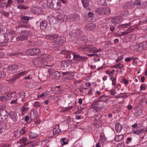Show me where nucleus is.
<instances>
[{"label":"nucleus","instance_id":"f257e3e1","mask_svg":"<svg viewBox=\"0 0 147 147\" xmlns=\"http://www.w3.org/2000/svg\"><path fill=\"white\" fill-rule=\"evenodd\" d=\"M29 33L27 30L22 31L20 32V35L16 38L17 41H23L27 40Z\"/></svg>","mask_w":147,"mask_h":147},{"label":"nucleus","instance_id":"f03ea898","mask_svg":"<svg viewBox=\"0 0 147 147\" xmlns=\"http://www.w3.org/2000/svg\"><path fill=\"white\" fill-rule=\"evenodd\" d=\"M50 57V56L49 55H46L45 54V56L39 58L38 59V65L44 64L46 62L50 61V60L49 59Z\"/></svg>","mask_w":147,"mask_h":147},{"label":"nucleus","instance_id":"7ed1b4c3","mask_svg":"<svg viewBox=\"0 0 147 147\" xmlns=\"http://www.w3.org/2000/svg\"><path fill=\"white\" fill-rule=\"evenodd\" d=\"M11 100V101L10 103L11 104H17L20 105L23 102L22 98L21 97L18 96L17 94Z\"/></svg>","mask_w":147,"mask_h":147},{"label":"nucleus","instance_id":"20e7f679","mask_svg":"<svg viewBox=\"0 0 147 147\" xmlns=\"http://www.w3.org/2000/svg\"><path fill=\"white\" fill-rule=\"evenodd\" d=\"M125 16V15L123 14H122L120 16L113 18H112L111 22L115 24H119L120 23L122 22V21L123 19L124 18Z\"/></svg>","mask_w":147,"mask_h":147},{"label":"nucleus","instance_id":"39448f33","mask_svg":"<svg viewBox=\"0 0 147 147\" xmlns=\"http://www.w3.org/2000/svg\"><path fill=\"white\" fill-rule=\"evenodd\" d=\"M57 37H55L53 41V43L56 45L60 44L64 42L65 41V38L63 36H58V35L56 34Z\"/></svg>","mask_w":147,"mask_h":147},{"label":"nucleus","instance_id":"423d86ee","mask_svg":"<svg viewBox=\"0 0 147 147\" xmlns=\"http://www.w3.org/2000/svg\"><path fill=\"white\" fill-rule=\"evenodd\" d=\"M61 53L64 55V57L66 59H71L73 58V57H74L76 53L71 52H69L65 50H62Z\"/></svg>","mask_w":147,"mask_h":147},{"label":"nucleus","instance_id":"0eeeda50","mask_svg":"<svg viewBox=\"0 0 147 147\" xmlns=\"http://www.w3.org/2000/svg\"><path fill=\"white\" fill-rule=\"evenodd\" d=\"M86 49H88V50L91 52L96 53L102 50L101 49H96V48L94 47H92L90 45H86V47H82V49L84 50Z\"/></svg>","mask_w":147,"mask_h":147},{"label":"nucleus","instance_id":"6e6552de","mask_svg":"<svg viewBox=\"0 0 147 147\" xmlns=\"http://www.w3.org/2000/svg\"><path fill=\"white\" fill-rule=\"evenodd\" d=\"M72 58L75 61H78L79 62L80 61H82V62L86 61L88 59L87 57L81 56L76 53H75V55H74V57Z\"/></svg>","mask_w":147,"mask_h":147},{"label":"nucleus","instance_id":"1a4fd4ad","mask_svg":"<svg viewBox=\"0 0 147 147\" xmlns=\"http://www.w3.org/2000/svg\"><path fill=\"white\" fill-rule=\"evenodd\" d=\"M0 121H3L7 118L8 112L5 110L0 111Z\"/></svg>","mask_w":147,"mask_h":147},{"label":"nucleus","instance_id":"9d476101","mask_svg":"<svg viewBox=\"0 0 147 147\" xmlns=\"http://www.w3.org/2000/svg\"><path fill=\"white\" fill-rule=\"evenodd\" d=\"M147 48V41H145L140 43L137 49L138 51H141L144 49Z\"/></svg>","mask_w":147,"mask_h":147},{"label":"nucleus","instance_id":"9b49d317","mask_svg":"<svg viewBox=\"0 0 147 147\" xmlns=\"http://www.w3.org/2000/svg\"><path fill=\"white\" fill-rule=\"evenodd\" d=\"M137 26H131L126 30V31L122 32L121 34H120L119 36H122L128 34L129 32H131L134 31V30L135 29Z\"/></svg>","mask_w":147,"mask_h":147},{"label":"nucleus","instance_id":"f8f14e48","mask_svg":"<svg viewBox=\"0 0 147 147\" xmlns=\"http://www.w3.org/2000/svg\"><path fill=\"white\" fill-rule=\"evenodd\" d=\"M57 18L62 22H65L67 20V16L64 14H59L57 16Z\"/></svg>","mask_w":147,"mask_h":147},{"label":"nucleus","instance_id":"ddd939ff","mask_svg":"<svg viewBox=\"0 0 147 147\" xmlns=\"http://www.w3.org/2000/svg\"><path fill=\"white\" fill-rule=\"evenodd\" d=\"M71 63V60H63L61 62V65L63 67H67L70 66Z\"/></svg>","mask_w":147,"mask_h":147},{"label":"nucleus","instance_id":"4468645a","mask_svg":"<svg viewBox=\"0 0 147 147\" xmlns=\"http://www.w3.org/2000/svg\"><path fill=\"white\" fill-rule=\"evenodd\" d=\"M10 117L14 122H16L18 119V117L16 113L14 112L10 113L9 114Z\"/></svg>","mask_w":147,"mask_h":147},{"label":"nucleus","instance_id":"2eb2a0df","mask_svg":"<svg viewBox=\"0 0 147 147\" xmlns=\"http://www.w3.org/2000/svg\"><path fill=\"white\" fill-rule=\"evenodd\" d=\"M60 86H57L55 88H52L51 91L53 92V93L55 94H59L61 92V90L60 88Z\"/></svg>","mask_w":147,"mask_h":147},{"label":"nucleus","instance_id":"dca6fc26","mask_svg":"<svg viewBox=\"0 0 147 147\" xmlns=\"http://www.w3.org/2000/svg\"><path fill=\"white\" fill-rule=\"evenodd\" d=\"M17 94L15 91H13L8 93L7 94L8 100H10L14 97Z\"/></svg>","mask_w":147,"mask_h":147},{"label":"nucleus","instance_id":"f3484780","mask_svg":"<svg viewBox=\"0 0 147 147\" xmlns=\"http://www.w3.org/2000/svg\"><path fill=\"white\" fill-rule=\"evenodd\" d=\"M61 131L60 129H59V124H57L53 128V135H55L58 134Z\"/></svg>","mask_w":147,"mask_h":147},{"label":"nucleus","instance_id":"a211bd4d","mask_svg":"<svg viewBox=\"0 0 147 147\" xmlns=\"http://www.w3.org/2000/svg\"><path fill=\"white\" fill-rule=\"evenodd\" d=\"M40 29L42 30H45L46 28L47 25V21H42L40 24Z\"/></svg>","mask_w":147,"mask_h":147},{"label":"nucleus","instance_id":"6ab92c4d","mask_svg":"<svg viewBox=\"0 0 147 147\" xmlns=\"http://www.w3.org/2000/svg\"><path fill=\"white\" fill-rule=\"evenodd\" d=\"M103 7H99L96 9L95 10V12L98 14L104 15V12H103Z\"/></svg>","mask_w":147,"mask_h":147},{"label":"nucleus","instance_id":"aec40b11","mask_svg":"<svg viewBox=\"0 0 147 147\" xmlns=\"http://www.w3.org/2000/svg\"><path fill=\"white\" fill-rule=\"evenodd\" d=\"M31 50L32 55H37L40 52V50L38 48H32Z\"/></svg>","mask_w":147,"mask_h":147},{"label":"nucleus","instance_id":"412c9836","mask_svg":"<svg viewBox=\"0 0 147 147\" xmlns=\"http://www.w3.org/2000/svg\"><path fill=\"white\" fill-rule=\"evenodd\" d=\"M82 2L84 7L86 9H89V0H82Z\"/></svg>","mask_w":147,"mask_h":147},{"label":"nucleus","instance_id":"4be33fe9","mask_svg":"<svg viewBox=\"0 0 147 147\" xmlns=\"http://www.w3.org/2000/svg\"><path fill=\"white\" fill-rule=\"evenodd\" d=\"M115 128L116 132L119 133L122 128V125L119 123L116 124Z\"/></svg>","mask_w":147,"mask_h":147},{"label":"nucleus","instance_id":"5701e85b","mask_svg":"<svg viewBox=\"0 0 147 147\" xmlns=\"http://www.w3.org/2000/svg\"><path fill=\"white\" fill-rule=\"evenodd\" d=\"M103 12H104V15H109L111 13V10L110 9L107 7H103Z\"/></svg>","mask_w":147,"mask_h":147},{"label":"nucleus","instance_id":"b1692460","mask_svg":"<svg viewBox=\"0 0 147 147\" xmlns=\"http://www.w3.org/2000/svg\"><path fill=\"white\" fill-rule=\"evenodd\" d=\"M95 27L94 25L91 23L87 24L86 26V29L87 30H91L93 29Z\"/></svg>","mask_w":147,"mask_h":147},{"label":"nucleus","instance_id":"393cba45","mask_svg":"<svg viewBox=\"0 0 147 147\" xmlns=\"http://www.w3.org/2000/svg\"><path fill=\"white\" fill-rule=\"evenodd\" d=\"M19 65L18 64H15L10 66L8 68V69L9 71H13L15 69H16L19 68Z\"/></svg>","mask_w":147,"mask_h":147},{"label":"nucleus","instance_id":"a878e982","mask_svg":"<svg viewBox=\"0 0 147 147\" xmlns=\"http://www.w3.org/2000/svg\"><path fill=\"white\" fill-rule=\"evenodd\" d=\"M69 75L65 77L64 78H63V80L65 81L66 80V79H72L74 78V75L71 74V73L69 72Z\"/></svg>","mask_w":147,"mask_h":147},{"label":"nucleus","instance_id":"bb28decb","mask_svg":"<svg viewBox=\"0 0 147 147\" xmlns=\"http://www.w3.org/2000/svg\"><path fill=\"white\" fill-rule=\"evenodd\" d=\"M56 34H53V35L48 34L45 36V38H46L49 40H54L55 39V37H57L56 36H55Z\"/></svg>","mask_w":147,"mask_h":147},{"label":"nucleus","instance_id":"cd10ccee","mask_svg":"<svg viewBox=\"0 0 147 147\" xmlns=\"http://www.w3.org/2000/svg\"><path fill=\"white\" fill-rule=\"evenodd\" d=\"M60 74L58 71L53 72L52 75V77L53 78L55 79L59 77Z\"/></svg>","mask_w":147,"mask_h":147},{"label":"nucleus","instance_id":"c85d7f7f","mask_svg":"<svg viewBox=\"0 0 147 147\" xmlns=\"http://www.w3.org/2000/svg\"><path fill=\"white\" fill-rule=\"evenodd\" d=\"M29 109V107H24L22 106L21 107V109L22 114L24 115L25 113H26Z\"/></svg>","mask_w":147,"mask_h":147},{"label":"nucleus","instance_id":"c756f323","mask_svg":"<svg viewBox=\"0 0 147 147\" xmlns=\"http://www.w3.org/2000/svg\"><path fill=\"white\" fill-rule=\"evenodd\" d=\"M37 136V134L34 132H30L29 135V138L30 139L35 138Z\"/></svg>","mask_w":147,"mask_h":147},{"label":"nucleus","instance_id":"7c9ffc66","mask_svg":"<svg viewBox=\"0 0 147 147\" xmlns=\"http://www.w3.org/2000/svg\"><path fill=\"white\" fill-rule=\"evenodd\" d=\"M123 137V136L122 135L117 136L115 138V141L118 142L121 140Z\"/></svg>","mask_w":147,"mask_h":147},{"label":"nucleus","instance_id":"2f4dec72","mask_svg":"<svg viewBox=\"0 0 147 147\" xmlns=\"http://www.w3.org/2000/svg\"><path fill=\"white\" fill-rule=\"evenodd\" d=\"M27 128L24 127L20 130L19 132L20 135H22L25 134L27 131Z\"/></svg>","mask_w":147,"mask_h":147},{"label":"nucleus","instance_id":"473e14b6","mask_svg":"<svg viewBox=\"0 0 147 147\" xmlns=\"http://www.w3.org/2000/svg\"><path fill=\"white\" fill-rule=\"evenodd\" d=\"M133 5V3L131 2L127 3L124 5L123 7L125 9H128L130 8L132 5Z\"/></svg>","mask_w":147,"mask_h":147},{"label":"nucleus","instance_id":"72a5a7b5","mask_svg":"<svg viewBox=\"0 0 147 147\" xmlns=\"http://www.w3.org/2000/svg\"><path fill=\"white\" fill-rule=\"evenodd\" d=\"M129 25V23L121 24L117 26V27L119 29H122L124 28H127Z\"/></svg>","mask_w":147,"mask_h":147},{"label":"nucleus","instance_id":"f704fd0d","mask_svg":"<svg viewBox=\"0 0 147 147\" xmlns=\"http://www.w3.org/2000/svg\"><path fill=\"white\" fill-rule=\"evenodd\" d=\"M68 143V140L66 138H62L61 140V143L62 146L67 144Z\"/></svg>","mask_w":147,"mask_h":147},{"label":"nucleus","instance_id":"c9c22d12","mask_svg":"<svg viewBox=\"0 0 147 147\" xmlns=\"http://www.w3.org/2000/svg\"><path fill=\"white\" fill-rule=\"evenodd\" d=\"M72 19H73V20L76 21H77L79 20L80 19V16L78 14H75L73 16Z\"/></svg>","mask_w":147,"mask_h":147},{"label":"nucleus","instance_id":"e433bc0d","mask_svg":"<svg viewBox=\"0 0 147 147\" xmlns=\"http://www.w3.org/2000/svg\"><path fill=\"white\" fill-rule=\"evenodd\" d=\"M144 131L143 129H140L139 130H136L134 131L133 133L137 135H139L142 134V132Z\"/></svg>","mask_w":147,"mask_h":147},{"label":"nucleus","instance_id":"4c0bfd02","mask_svg":"<svg viewBox=\"0 0 147 147\" xmlns=\"http://www.w3.org/2000/svg\"><path fill=\"white\" fill-rule=\"evenodd\" d=\"M27 72L28 71H24L22 72H21L19 74H16L15 77L17 78L18 77H19L20 76H22L24 75H26Z\"/></svg>","mask_w":147,"mask_h":147},{"label":"nucleus","instance_id":"58836bf2","mask_svg":"<svg viewBox=\"0 0 147 147\" xmlns=\"http://www.w3.org/2000/svg\"><path fill=\"white\" fill-rule=\"evenodd\" d=\"M7 100V95L6 96H0V101L4 102Z\"/></svg>","mask_w":147,"mask_h":147},{"label":"nucleus","instance_id":"ea45409f","mask_svg":"<svg viewBox=\"0 0 147 147\" xmlns=\"http://www.w3.org/2000/svg\"><path fill=\"white\" fill-rule=\"evenodd\" d=\"M29 19V17L27 16H24L22 18V20L24 23H27Z\"/></svg>","mask_w":147,"mask_h":147},{"label":"nucleus","instance_id":"a19ab883","mask_svg":"<svg viewBox=\"0 0 147 147\" xmlns=\"http://www.w3.org/2000/svg\"><path fill=\"white\" fill-rule=\"evenodd\" d=\"M124 67L123 65L121 63H119L117 65H116L114 66L113 68H119L120 69H122Z\"/></svg>","mask_w":147,"mask_h":147},{"label":"nucleus","instance_id":"79ce46f5","mask_svg":"<svg viewBox=\"0 0 147 147\" xmlns=\"http://www.w3.org/2000/svg\"><path fill=\"white\" fill-rule=\"evenodd\" d=\"M27 139L26 138H24L21 139L19 140V142L20 143L24 144H26V142Z\"/></svg>","mask_w":147,"mask_h":147},{"label":"nucleus","instance_id":"37998d69","mask_svg":"<svg viewBox=\"0 0 147 147\" xmlns=\"http://www.w3.org/2000/svg\"><path fill=\"white\" fill-rule=\"evenodd\" d=\"M49 91H45V92L42 93L41 94L39 95H38V97H42L44 96H46L48 94Z\"/></svg>","mask_w":147,"mask_h":147},{"label":"nucleus","instance_id":"c03bdc74","mask_svg":"<svg viewBox=\"0 0 147 147\" xmlns=\"http://www.w3.org/2000/svg\"><path fill=\"white\" fill-rule=\"evenodd\" d=\"M147 23V19L145 21H141L139 23V26L141 25L144 26Z\"/></svg>","mask_w":147,"mask_h":147},{"label":"nucleus","instance_id":"a18cd8bd","mask_svg":"<svg viewBox=\"0 0 147 147\" xmlns=\"http://www.w3.org/2000/svg\"><path fill=\"white\" fill-rule=\"evenodd\" d=\"M0 127H1L2 129L3 128L5 129L7 128V125L5 123H0Z\"/></svg>","mask_w":147,"mask_h":147},{"label":"nucleus","instance_id":"49530a36","mask_svg":"<svg viewBox=\"0 0 147 147\" xmlns=\"http://www.w3.org/2000/svg\"><path fill=\"white\" fill-rule=\"evenodd\" d=\"M35 11L38 13H41L42 12L41 8L37 7L35 8Z\"/></svg>","mask_w":147,"mask_h":147},{"label":"nucleus","instance_id":"de8ad7c7","mask_svg":"<svg viewBox=\"0 0 147 147\" xmlns=\"http://www.w3.org/2000/svg\"><path fill=\"white\" fill-rule=\"evenodd\" d=\"M84 109V108H82L81 106L78 107V110L77 113L78 114H80L82 113V110Z\"/></svg>","mask_w":147,"mask_h":147},{"label":"nucleus","instance_id":"09e8293b","mask_svg":"<svg viewBox=\"0 0 147 147\" xmlns=\"http://www.w3.org/2000/svg\"><path fill=\"white\" fill-rule=\"evenodd\" d=\"M26 54L27 55H30V56H32V55L31 49L27 50L26 52Z\"/></svg>","mask_w":147,"mask_h":147},{"label":"nucleus","instance_id":"8fccbe9b","mask_svg":"<svg viewBox=\"0 0 147 147\" xmlns=\"http://www.w3.org/2000/svg\"><path fill=\"white\" fill-rule=\"evenodd\" d=\"M16 78L15 77V78H13L7 80V81L9 82V83L12 84L14 82Z\"/></svg>","mask_w":147,"mask_h":147},{"label":"nucleus","instance_id":"3c124183","mask_svg":"<svg viewBox=\"0 0 147 147\" xmlns=\"http://www.w3.org/2000/svg\"><path fill=\"white\" fill-rule=\"evenodd\" d=\"M5 73L4 71H0V78L5 77Z\"/></svg>","mask_w":147,"mask_h":147},{"label":"nucleus","instance_id":"603ef678","mask_svg":"<svg viewBox=\"0 0 147 147\" xmlns=\"http://www.w3.org/2000/svg\"><path fill=\"white\" fill-rule=\"evenodd\" d=\"M100 141L102 143H104L105 142L106 139L105 137L104 136H101L100 135Z\"/></svg>","mask_w":147,"mask_h":147},{"label":"nucleus","instance_id":"864d4df0","mask_svg":"<svg viewBox=\"0 0 147 147\" xmlns=\"http://www.w3.org/2000/svg\"><path fill=\"white\" fill-rule=\"evenodd\" d=\"M141 2L138 0H136L134 3V5H141Z\"/></svg>","mask_w":147,"mask_h":147},{"label":"nucleus","instance_id":"5fc2aeb1","mask_svg":"<svg viewBox=\"0 0 147 147\" xmlns=\"http://www.w3.org/2000/svg\"><path fill=\"white\" fill-rule=\"evenodd\" d=\"M34 112L33 111L31 112L30 116L31 119L33 120L34 118L35 117V116H34Z\"/></svg>","mask_w":147,"mask_h":147},{"label":"nucleus","instance_id":"6e6d98bb","mask_svg":"<svg viewBox=\"0 0 147 147\" xmlns=\"http://www.w3.org/2000/svg\"><path fill=\"white\" fill-rule=\"evenodd\" d=\"M105 96L103 95H102L100 96L99 98L97 100V101L98 102H99L101 101H103L104 100V99L103 98V97H104Z\"/></svg>","mask_w":147,"mask_h":147},{"label":"nucleus","instance_id":"4d7b16f0","mask_svg":"<svg viewBox=\"0 0 147 147\" xmlns=\"http://www.w3.org/2000/svg\"><path fill=\"white\" fill-rule=\"evenodd\" d=\"M110 94L112 95H114L116 94V91L114 89H112L110 91Z\"/></svg>","mask_w":147,"mask_h":147},{"label":"nucleus","instance_id":"13d9d810","mask_svg":"<svg viewBox=\"0 0 147 147\" xmlns=\"http://www.w3.org/2000/svg\"><path fill=\"white\" fill-rule=\"evenodd\" d=\"M7 35V38L8 39H10L11 36H12V32L8 33L6 34Z\"/></svg>","mask_w":147,"mask_h":147},{"label":"nucleus","instance_id":"bf43d9fd","mask_svg":"<svg viewBox=\"0 0 147 147\" xmlns=\"http://www.w3.org/2000/svg\"><path fill=\"white\" fill-rule=\"evenodd\" d=\"M4 6L7 7L8 6L7 3H3L0 4V7H3Z\"/></svg>","mask_w":147,"mask_h":147},{"label":"nucleus","instance_id":"052dcab7","mask_svg":"<svg viewBox=\"0 0 147 147\" xmlns=\"http://www.w3.org/2000/svg\"><path fill=\"white\" fill-rule=\"evenodd\" d=\"M145 85L143 84H142L140 87V90H143L145 89Z\"/></svg>","mask_w":147,"mask_h":147},{"label":"nucleus","instance_id":"680f3d73","mask_svg":"<svg viewBox=\"0 0 147 147\" xmlns=\"http://www.w3.org/2000/svg\"><path fill=\"white\" fill-rule=\"evenodd\" d=\"M2 13L4 16L6 17L8 16L9 15V13L7 12L3 11Z\"/></svg>","mask_w":147,"mask_h":147},{"label":"nucleus","instance_id":"e2e57ef3","mask_svg":"<svg viewBox=\"0 0 147 147\" xmlns=\"http://www.w3.org/2000/svg\"><path fill=\"white\" fill-rule=\"evenodd\" d=\"M123 82L124 84L127 85L129 84L128 80L125 79V78H123Z\"/></svg>","mask_w":147,"mask_h":147},{"label":"nucleus","instance_id":"0e129e2a","mask_svg":"<svg viewBox=\"0 0 147 147\" xmlns=\"http://www.w3.org/2000/svg\"><path fill=\"white\" fill-rule=\"evenodd\" d=\"M34 105L35 107H38L40 106V104L38 101H36Z\"/></svg>","mask_w":147,"mask_h":147},{"label":"nucleus","instance_id":"69168bd1","mask_svg":"<svg viewBox=\"0 0 147 147\" xmlns=\"http://www.w3.org/2000/svg\"><path fill=\"white\" fill-rule=\"evenodd\" d=\"M69 72H62V75L65 76V77L69 75Z\"/></svg>","mask_w":147,"mask_h":147},{"label":"nucleus","instance_id":"338daca9","mask_svg":"<svg viewBox=\"0 0 147 147\" xmlns=\"http://www.w3.org/2000/svg\"><path fill=\"white\" fill-rule=\"evenodd\" d=\"M87 55L89 57H93L94 56H96V57H98V55L97 54H88Z\"/></svg>","mask_w":147,"mask_h":147},{"label":"nucleus","instance_id":"774afa93","mask_svg":"<svg viewBox=\"0 0 147 147\" xmlns=\"http://www.w3.org/2000/svg\"><path fill=\"white\" fill-rule=\"evenodd\" d=\"M94 15V14L93 12H90L88 13V16L89 17L91 18Z\"/></svg>","mask_w":147,"mask_h":147}]
</instances>
